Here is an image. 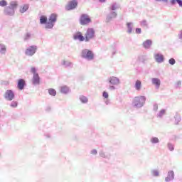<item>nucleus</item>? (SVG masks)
<instances>
[{
  "label": "nucleus",
  "mask_w": 182,
  "mask_h": 182,
  "mask_svg": "<svg viewBox=\"0 0 182 182\" xmlns=\"http://www.w3.org/2000/svg\"><path fill=\"white\" fill-rule=\"evenodd\" d=\"M11 107H18V102L13 101L11 104Z\"/></svg>",
  "instance_id": "nucleus-29"
},
{
  "label": "nucleus",
  "mask_w": 182,
  "mask_h": 182,
  "mask_svg": "<svg viewBox=\"0 0 182 182\" xmlns=\"http://www.w3.org/2000/svg\"><path fill=\"white\" fill-rule=\"evenodd\" d=\"M95 31L93 28H88L85 33V42H89L90 39L95 38Z\"/></svg>",
  "instance_id": "nucleus-2"
},
{
  "label": "nucleus",
  "mask_w": 182,
  "mask_h": 182,
  "mask_svg": "<svg viewBox=\"0 0 182 182\" xmlns=\"http://www.w3.org/2000/svg\"><path fill=\"white\" fill-rule=\"evenodd\" d=\"M156 1H164V0H156Z\"/></svg>",
  "instance_id": "nucleus-44"
},
{
  "label": "nucleus",
  "mask_w": 182,
  "mask_h": 182,
  "mask_svg": "<svg viewBox=\"0 0 182 182\" xmlns=\"http://www.w3.org/2000/svg\"><path fill=\"white\" fill-rule=\"evenodd\" d=\"M77 6V1L76 0H72L68 2V5L65 6L67 11H72V9H75Z\"/></svg>",
  "instance_id": "nucleus-10"
},
{
  "label": "nucleus",
  "mask_w": 182,
  "mask_h": 182,
  "mask_svg": "<svg viewBox=\"0 0 182 182\" xmlns=\"http://www.w3.org/2000/svg\"><path fill=\"white\" fill-rule=\"evenodd\" d=\"M152 175L154 176V177H158L159 172L157 171H152Z\"/></svg>",
  "instance_id": "nucleus-34"
},
{
  "label": "nucleus",
  "mask_w": 182,
  "mask_h": 182,
  "mask_svg": "<svg viewBox=\"0 0 182 182\" xmlns=\"http://www.w3.org/2000/svg\"><path fill=\"white\" fill-rule=\"evenodd\" d=\"M69 92V87L66 86L61 87V93H68Z\"/></svg>",
  "instance_id": "nucleus-25"
},
{
  "label": "nucleus",
  "mask_w": 182,
  "mask_h": 182,
  "mask_svg": "<svg viewBox=\"0 0 182 182\" xmlns=\"http://www.w3.org/2000/svg\"><path fill=\"white\" fill-rule=\"evenodd\" d=\"M109 83H111V85H119V79L116 77H112L109 79Z\"/></svg>",
  "instance_id": "nucleus-14"
},
{
  "label": "nucleus",
  "mask_w": 182,
  "mask_h": 182,
  "mask_svg": "<svg viewBox=\"0 0 182 182\" xmlns=\"http://www.w3.org/2000/svg\"><path fill=\"white\" fill-rule=\"evenodd\" d=\"M17 6H18V3H16V1H12L9 6V7L11 8V9H13V11H15V9Z\"/></svg>",
  "instance_id": "nucleus-22"
},
{
  "label": "nucleus",
  "mask_w": 182,
  "mask_h": 182,
  "mask_svg": "<svg viewBox=\"0 0 182 182\" xmlns=\"http://www.w3.org/2000/svg\"><path fill=\"white\" fill-rule=\"evenodd\" d=\"M141 26H147V23H146V21H141Z\"/></svg>",
  "instance_id": "nucleus-36"
},
{
  "label": "nucleus",
  "mask_w": 182,
  "mask_h": 182,
  "mask_svg": "<svg viewBox=\"0 0 182 182\" xmlns=\"http://www.w3.org/2000/svg\"><path fill=\"white\" fill-rule=\"evenodd\" d=\"M0 49L2 53H4V52L6 51V47H5V46L3 44H0Z\"/></svg>",
  "instance_id": "nucleus-27"
},
{
  "label": "nucleus",
  "mask_w": 182,
  "mask_h": 182,
  "mask_svg": "<svg viewBox=\"0 0 182 182\" xmlns=\"http://www.w3.org/2000/svg\"><path fill=\"white\" fill-rule=\"evenodd\" d=\"M168 147L169 150H171V151H173V150H174V146L171 144H168Z\"/></svg>",
  "instance_id": "nucleus-32"
},
{
  "label": "nucleus",
  "mask_w": 182,
  "mask_h": 182,
  "mask_svg": "<svg viewBox=\"0 0 182 182\" xmlns=\"http://www.w3.org/2000/svg\"><path fill=\"white\" fill-rule=\"evenodd\" d=\"M37 49L38 48H36V46H31L26 50L25 53H26V55H27V56H33V55H35V53H36Z\"/></svg>",
  "instance_id": "nucleus-7"
},
{
  "label": "nucleus",
  "mask_w": 182,
  "mask_h": 182,
  "mask_svg": "<svg viewBox=\"0 0 182 182\" xmlns=\"http://www.w3.org/2000/svg\"><path fill=\"white\" fill-rule=\"evenodd\" d=\"M31 73H33V79L32 82L33 85H39L41 82V78L39 77V74L36 73V68L35 67H32L31 69Z\"/></svg>",
  "instance_id": "nucleus-3"
},
{
  "label": "nucleus",
  "mask_w": 182,
  "mask_h": 182,
  "mask_svg": "<svg viewBox=\"0 0 182 182\" xmlns=\"http://www.w3.org/2000/svg\"><path fill=\"white\" fill-rule=\"evenodd\" d=\"M4 97L6 100H14L15 98V94L14 93V91L7 90L4 94Z\"/></svg>",
  "instance_id": "nucleus-9"
},
{
  "label": "nucleus",
  "mask_w": 182,
  "mask_h": 182,
  "mask_svg": "<svg viewBox=\"0 0 182 182\" xmlns=\"http://www.w3.org/2000/svg\"><path fill=\"white\" fill-rule=\"evenodd\" d=\"M154 58L158 63H161L164 60V57L161 54H155Z\"/></svg>",
  "instance_id": "nucleus-12"
},
{
  "label": "nucleus",
  "mask_w": 182,
  "mask_h": 182,
  "mask_svg": "<svg viewBox=\"0 0 182 182\" xmlns=\"http://www.w3.org/2000/svg\"><path fill=\"white\" fill-rule=\"evenodd\" d=\"M28 9L29 6L25 4L20 8V12H21V14H23V12H26V11H28Z\"/></svg>",
  "instance_id": "nucleus-19"
},
{
  "label": "nucleus",
  "mask_w": 182,
  "mask_h": 182,
  "mask_svg": "<svg viewBox=\"0 0 182 182\" xmlns=\"http://www.w3.org/2000/svg\"><path fill=\"white\" fill-rule=\"evenodd\" d=\"M73 39L75 41H80V42H84V41L86 42L85 36H83V34L80 31H77L73 35Z\"/></svg>",
  "instance_id": "nucleus-8"
},
{
  "label": "nucleus",
  "mask_w": 182,
  "mask_h": 182,
  "mask_svg": "<svg viewBox=\"0 0 182 182\" xmlns=\"http://www.w3.org/2000/svg\"><path fill=\"white\" fill-rule=\"evenodd\" d=\"M151 143H159V138L154 137L151 139Z\"/></svg>",
  "instance_id": "nucleus-31"
},
{
  "label": "nucleus",
  "mask_w": 182,
  "mask_h": 182,
  "mask_svg": "<svg viewBox=\"0 0 182 182\" xmlns=\"http://www.w3.org/2000/svg\"><path fill=\"white\" fill-rule=\"evenodd\" d=\"M171 5H176L178 4L179 6H182V0H171Z\"/></svg>",
  "instance_id": "nucleus-21"
},
{
  "label": "nucleus",
  "mask_w": 182,
  "mask_h": 182,
  "mask_svg": "<svg viewBox=\"0 0 182 182\" xmlns=\"http://www.w3.org/2000/svg\"><path fill=\"white\" fill-rule=\"evenodd\" d=\"M117 9V7L114 4H113L111 7L112 11H116Z\"/></svg>",
  "instance_id": "nucleus-37"
},
{
  "label": "nucleus",
  "mask_w": 182,
  "mask_h": 182,
  "mask_svg": "<svg viewBox=\"0 0 182 182\" xmlns=\"http://www.w3.org/2000/svg\"><path fill=\"white\" fill-rule=\"evenodd\" d=\"M91 154H97V150L96 149H93L92 151H91Z\"/></svg>",
  "instance_id": "nucleus-38"
},
{
  "label": "nucleus",
  "mask_w": 182,
  "mask_h": 182,
  "mask_svg": "<svg viewBox=\"0 0 182 182\" xmlns=\"http://www.w3.org/2000/svg\"><path fill=\"white\" fill-rule=\"evenodd\" d=\"M48 93L50 96H56V90L53 88H50L48 90Z\"/></svg>",
  "instance_id": "nucleus-24"
},
{
  "label": "nucleus",
  "mask_w": 182,
  "mask_h": 182,
  "mask_svg": "<svg viewBox=\"0 0 182 182\" xmlns=\"http://www.w3.org/2000/svg\"><path fill=\"white\" fill-rule=\"evenodd\" d=\"M80 100H81L82 103H87V97L85 96H81Z\"/></svg>",
  "instance_id": "nucleus-26"
},
{
  "label": "nucleus",
  "mask_w": 182,
  "mask_h": 182,
  "mask_svg": "<svg viewBox=\"0 0 182 182\" xmlns=\"http://www.w3.org/2000/svg\"><path fill=\"white\" fill-rule=\"evenodd\" d=\"M4 12L6 15H14L15 14V10L9 6L5 9Z\"/></svg>",
  "instance_id": "nucleus-13"
},
{
  "label": "nucleus",
  "mask_w": 182,
  "mask_h": 182,
  "mask_svg": "<svg viewBox=\"0 0 182 182\" xmlns=\"http://www.w3.org/2000/svg\"><path fill=\"white\" fill-rule=\"evenodd\" d=\"M169 63L170 65H174L176 63V60H174V58H171L169 60Z\"/></svg>",
  "instance_id": "nucleus-33"
},
{
  "label": "nucleus",
  "mask_w": 182,
  "mask_h": 182,
  "mask_svg": "<svg viewBox=\"0 0 182 182\" xmlns=\"http://www.w3.org/2000/svg\"><path fill=\"white\" fill-rule=\"evenodd\" d=\"M40 23L43 24V23H48V18L45 16H41L40 18Z\"/></svg>",
  "instance_id": "nucleus-20"
},
{
  "label": "nucleus",
  "mask_w": 182,
  "mask_h": 182,
  "mask_svg": "<svg viewBox=\"0 0 182 182\" xmlns=\"http://www.w3.org/2000/svg\"><path fill=\"white\" fill-rule=\"evenodd\" d=\"M100 2H106V0H99Z\"/></svg>",
  "instance_id": "nucleus-43"
},
{
  "label": "nucleus",
  "mask_w": 182,
  "mask_h": 182,
  "mask_svg": "<svg viewBox=\"0 0 182 182\" xmlns=\"http://www.w3.org/2000/svg\"><path fill=\"white\" fill-rule=\"evenodd\" d=\"M151 43H152L151 40H146L143 43V46L144 48H145V49H149V48L151 46Z\"/></svg>",
  "instance_id": "nucleus-16"
},
{
  "label": "nucleus",
  "mask_w": 182,
  "mask_h": 182,
  "mask_svg": "<svg viewBox=\"0 0 182 182\" xmlns=\"http://www.w3.org/2000/svg\"><path fill=\"white\" fill-rule=\"evenodd\" d=\"M29 38H31V35L26 34V39H29Z\"/></svg>",
  "instance_id": "nucleus-41"
},
{
  "label": "nucleus",
  "mask_w": 182,
  "mask_h": 182,
  "mask_svg": "<svg viewBox=\"0 0 182 182\" xmlns=\"http://www.w3.org/2000/svg\"><path fill=\"white\" fill-rule=\"evenodd\" d=\"M25 80L20 79L18 81L17 87L19 89V90H23V87H25Z\"/></svg>",
  "instance_id": "nucleus-11"
},
{
  "label": "nucleus",
  "mask_w": 182,
  "mask_h": 182,
  "mask_svg": "<svg viewBox=\"0 0 182 182\" xmlns=\"http://www.w3.org/2000/svg\"><path fill=\"white\" fill-rule=\"evenodd\" d=\"M164 114H166V110L165 109H162L159 112V116H163Z\"/></svg>",
  "instance_id": "nucleus-35"
},
{
  "label": "nucleus",
  "mask_w": 182,
  "mask_h": 182,
  "mask_svg": "<svg viewBox=\"0 0 182 182\" xmlns=\"http://www.w3.org/2000/svg\"><path fill=\"white\" fill-rule=\"evenodd\" d=\"M178 122H180V118H178Z\"/></svg>",
  "instance_id": "nucleus-45"
},
{
  "label": "nucleus",
  "mask_w": 182,
  "mask_h": 182,
  "mask_svg": "<svg viewBox=\"0 0 182 182\" xmlns=\"http://www.w3.org/2000/svg\"><path fill=\"white\" fill-rule=\"evenodd\" d=\"M116 16H117V14L114 11L111 14V15L107 17V21H110V19H112V18H116Z\"/></svg>",
  "instance_id": "nucleus-23"
},
{
  "label": "nucleus",
  "mask_w": 182,
  "mask_h": 182,
  "mask_svg": "<svg viewBox=\"0 0 182 182\" xmlns=\"http://www.w3.org/2000/svg\"><path fill=\"white\" fill-rule=\"evenodd\" d=\"M8 5V2L5 0L0 1V6H6Z\"/></svg>",
  "instance_id": "nucleus-28"
},
{
  "label": "nucleus",
  "mask_w": 182,
  "mask_h": 182,
  "mask_svg": "<svg viewBox=\"0 0 182 182\" xmlns=\"http://www.w3.org/2000/svg\"><path fill=\"white\" fill-rule=\"evenodd\" d=\"M82 57L85 59H88V60H92L94 58L93 53L90 50L85 49L82 51Z\"/></svg>",
  "instance_id": "nucleus-6"
},
{
  "label": "nucleus",
  "mask_w": 182,
  "mask_h": 182,
  "mask_svg": "<svg viewBox=\"0 0 182 182\" xmlns=\"http://www.w3.org/2000/svg\"><path fill=\"white\" fill-rule=\"evenodd\" d=\"M100 157H103V158L106 157L105 152H100Z\"/></svg>",
  "instance_id": "nucleus-40"
},
{
  "label": "nucleus",
  "mask_w": 182,
  "mask_h": 182,
  "mask_svg": "<svg viewBox=\"0 0 182 182\" xmlns=\"http://www.w3.org/2000/svg\"><path fill=\"white\" fill-rule=\"evenodd\" d=\"M152 83L153 85H155L156 87H160L161 82H160V80H159L158 78H153Z\"/></svg>",
  "instance_id": "nucleus-17"
},
{
  "label": "nucleus",
  "mask_w": 182,
  "mask_h": 182,
  "mask_svg": "<svg viewBox=\"0 0 182 182\" xmlns=\"http://www.w3.org/2000/svg\"><path fill=\"white\" fill-rule=\"evenodd\" d=\"M136 33H141V28H136Z\"/></svg>",
  "instance_id": "nucleus-39"
},
{
  "label": "nucleus",
  "mask_w": 182,
  "mask_h": 182,
  "mask_svg": "<svg viewBox=\"0 0 182 182\" xmlns=\"http://www.w3.org/2000/svg\"><path fill=\"white\" fill-rule=\"evenodd\" d=\"M92 22V19L87 14H82L80 18V25L85 26L89 25Z\"/></svg>",
  "instance_id": "nucleus-5"
},
{
  "label": "nucleus",
  "mask_w": 182,
  "mask_h": 182,
  "mask_svg": "<svg viewBox=\"0 0 182 182\" xmlns=\"http://www.w3.org/2000/svg\"><path fill=\"white\" fill-rule=\"evenodd\" d=\"M109 89H111V90H114V86H110Z\"/></svg>",
  "instance_id": "nucleus-42"
},
{
  "label": "nucleus",
  "mask_w": 182,
  "mask_h": 182,
  "mask_svg": "<svg viewBox=\"0 0 182 182\" xmlns=\"http://www.w3.org/2000/svg\"><path fill=\"white\" fill-rule=\"evenodd\" d=\"M144 102H146V98L143 96L136 97L133 100V103L136 107H141L144 105Z\"/></svg>",
  "instance_id": "nucleus-4"
},
{
  "label": "nucleus",
  "mask_w": 182,
  "mask_h": 182,
  "mask_svg": "<svg viewBox=\"0 0 182 182\" xmlns=\"http://www.w3.org/2000/svg\"><path fill=\"white\" fill-rule=\"evenodd\" d=\"M174 178V172L169 171L168 173V176L165 178L166 181H171Z\"/></svg>",
  "instance_id": "nucleus-15"
},
{
  "label": "nucleus",
  "mask_w": 182,
  "mask_h": 182,
  "mask_svg": "<svg viewBox=\"0 0 182 182\" xmlns=\"http://www.w3.org/2000/svg\"><path fill=\"white\" fill-rule=\"evenodd\" d=\"M58 16L55 14H53L50 16L48 21L46 23V28L47 29H52L55 22L57 21Z\"/></svg>",
  "instance_id": "nucleus-1"
},
{
  "label": "nucleus",
  "mask_w": 182,
  "mask_h": 182,
  "mask_svg": "<svg viewBox=\"0 0 182 182\" xmlns=\"http://www.w3.org/2000/svg\"><path fill=\"white\" fill-rule=\"evenodd\" d=\"M135 89L136 90H140L141 89V81L140 80H136L135 82Z\"/></svg>",
  "instance_id": "nucleus-18"
},
{
  "label": "nucleus",
  "mask_w": 182,
  "mask_h": 182,
  "mask_svg": "<svg viewBox=\"0 0 182 182\" xmlns=\"http://www.w3.org/2000/svg\"><path fill=\"white\" fill-rule=\"evenodd\" d=\"M102 96L103 97H105V99H109V93H107V92L106 91L103 92Z\"/></svg>",
  "instance_id": "nucleus-30"
}]
</instances>
